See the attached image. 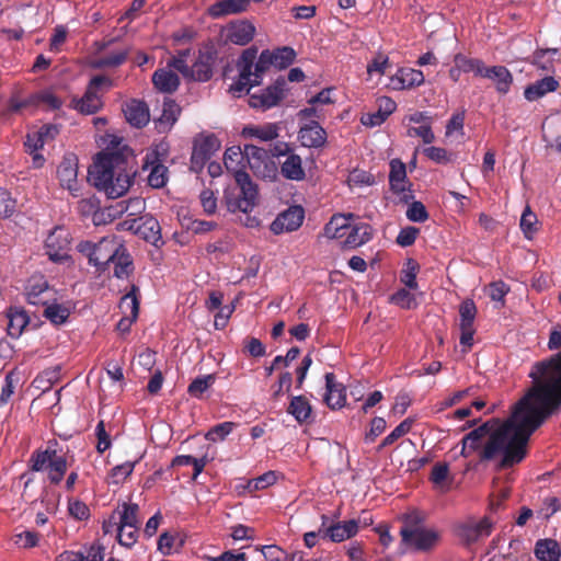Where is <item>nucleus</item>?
<instances>
[{
    "instance_id": "79ce46f5",
    "label": "nucleus",
    "mask_w": 561,
    "mask_h": 561,
    "mask_svg": "<svg viewBox=\"0 0 561 561\" xmlns=\"http://www.w3.org/2000/svg\"><path fill=\"white\" fill-rule=\"evenodd\" d=\"M139 288L131 285L130 290L124 295L119 301V309L125 316H131V320H137L139 313Z\"/></svg>"
},
{
    "instance_id": "680f3d73",
    "label": "nucleus",
    "mask_w": 561,
    "mask_h": 561,
    "mask_svg": "<svg viewBox=\"0 0 561 561\" xmlns=\"http://www.w3.org/2000/svg\"><path fill=\"white\" fill-rule=\"evenodd\" d=\"M449 476V465L447 462H436L431 471L430 480L436 486H442Z\"/></svg>"
},
{
    "instance_id": "58836bf2",
    "label": "nucleus",
    "mask_w": 561,
    "mask_h": 561,
    "mask_svg": "<svg viewBox=\"0 0 561 561\" xmlns=\"http://www.w3.org/2000/svg\"><path fill=\"white\" fill-rule=\"evenodd\" d=\"M279 127L275 123H267L262 126L251 125L242 129V136L257 138L261 141H272L278 137Z\"/></svg>"
},
{
    "instance_id": "72a5a7b5",
    "label": "nucleus",
    "mask_w": 561,
    "mask_h": 561,
    "mask_svg": "<svg viewBox=\"0 0 561 561\" xmlns=\"http://www.w3.org/2000/svg\"><path fill=\"white\" fill-rule=\"evenodd\" d=\"M280 173L287 180L302 181L306 178V172L301 157L295 152L290 153L282 163Z\"/></svg>"
},
{
    "instance_id": "e433bc0d",
    "label": "nucleus",
    "mask_w": 561,
    "mask_h": 561,
    "mask_svg": "<svg viewBox=\"0 0 561 561\" xmlns=\"http://www.w3.org/2000/svg\"><path fill=\"white\" fill-rule=\"evenodd\" d=\"M287 412L293 415L298 423L302 424L310 422L312 408L305 396H295L290 400Z\"/></svg>"
},
{
    "instance_id": "6ab92c4d",
    "label": "nucleus",
    "mask_w": 561,
    "mask_h": 561,
    "mask_svg": "<svg viewBox=\"0 0 561 561\" xmlns=\"http://www.w3.org/2000/svg\"><path fill=\"white\" fill-rule=\"evenodd\" d=\"M121 250V244L115 241L114 237H104L95 243L94 266L100 272H104Z\"/></svg>"
},
{
    "instance_id": "603ef678",
    "label": "nucleus",
    "mask_w": 561,
    "mask_h": 561,
    "mask_svg": "<svg viewBox=\"0 0 561 561\" xmlns=\"http://www.w3.org/2000/svg\"><path fill=\"white\" fill-rule=\"evenodd\" d=\"M556 48L538 49L533 55V64L543 71H549L553 67Z\"/></svg>"
},
{
    "instance_id": "052dcab7",
    "label": "nucleus",
    "mask_w": 561,
    "mask_h": 561,
    "mask_svg": "<svg viewBox=\"0 0 561 561\" xmlns=\"http://www.w3.org/2000/svg\"><path fill=\"white\" fill-rule=\"evenodd\" d=\"M407 217L413 222H424L428 219V213L422 202H413L407 210Z\"/></svg>"
},
{
    "instance_id": "c756f323",
    "label": "nucleus",
    "mask_w": 561,
    "mask_h": 561,
    "mask_svg": "<svg viewBox=\"0 0 561 561\" xmlns=\"http://www.w3.org/2000/svg\"><path fill=\"white\" fill-rule=\"evenodd\" d=\"M482 77L495 80V88L500 94L508 93L511 85L513 84V76L511 71L504 66L486 67Z\"/></svg>"
},
{
    "instance_id": "423d86ee",
    "label": "nucleus",
    "mask_w": 561,
    "mask_h": 561,
    "mask_svg": "<svg viewBox=\"0 0 561 561\" xmlns=\"http://www.w3.org/2000/svg\"><path fill=\"white\" fill-rule=\"evenodd\" d=\"M237 188L226 190L224 201L230 213H250L257 201V186L254 184L247 172L236 174Z\"/></svg>"
},
{
    "instance_id": "4468645a",
    "label": "nucleus",
    "mask_w": 561,
    "mask_h": 561,
    "mask_svg": "<svg viewBox=\"0 0 561 561\" xmlns=\"http://www.w3.org/2000/svg\"><path fill=\"white\" fill-rule=\"evenodd\" d=\"M217 59V51L213 47L199 49L197 57L191 66L190 79L206 82L213 77V68Z\"/></svg>"
},
{
    "instance_id": "7ed1b4c3",
    "label": "nucleus",
    "mask_w": 561,
    "mask_h": 561,
    "mask_svg": "<svg viewBox=\"0 0 561 561\" xmlns=\"http://www.w3.org/2000/svg\"><path fill=\"white\" fill-rule=\"evenodd\" d=\"M528 377L533 385L524 401L535 397L547 414L557 413L561 409V352L536 362Z\"/></svg>"
},
{
    "instance_id": "f257e3e1",
    "label": "nucleus",
    "mask_w": 561,
    "mask_h": 561,
    "mask_svg": "<svg viewBox=\"0 0 561 561\" xmlns=\"http://www.w3.org/2000/svg\"><path fill=\"white\" fill-rule=\"evenodd\" d=\"M529 392L530 388L514 404L507 420L500 423V420L492 419L463 437L465 443L470 444V450H480L481 461L502 455L497 469L503 470L525 459L530 436L552 415L547 414L537 398L524 401Z\"/></svg>"
},
{
    "instance_id": "4be33fe9",
    "label": "nucleus",
    "mask_w": 561,
    "mask_h": 561,
    "mask_svg": "<svg viewBox=\"0 0 561 561\" xmlns=\"http://www.w3.org/2000/svg\"><path fill=\"white\" fill-rule=\"evenodd\" d=\"M325 389L324 402L330 409H341L344 407L346 401L345 387L336 382L335 375L333 373H327L324 376Z\"/></svg>"
},
{
    "instance_id": "3c124183",
    "label": "nucleus",
    "mask_w": 561,
    "mask_h": 561,
    "mask_svg": "<svg viewBox=\"0 0 561 561\" xmlns=\"http://www.w3.org/2000/svg\"><path fill=\"white\" fill-rule=\"evenodd\" d=\"M215 375H206L195 378L187 387V393L194 398H201L215 382Z\"/></svg>"
},
{
    "instance_id": "1a4fd4ad",
    "label": "nucleus",
    "mask_w": 561,
    "mask_h": 561,
    "mask_svg": "<svg viewBox=\"0 0 561 561\" xmlns=\"http://www.w3.org/2000/svg\"><path fill=\"white\" fill-rule=\"evenodd\" d=\"M401 543L417 552L432 551L440 541V533L435 528L400 530Z\"/></svg>"
},
{
    "instance_id": "f704fd0d",
    "label": "nucleus",
    "mask_w": 561,
    "mask_h": 561,
    "mask_svg": "<svg viewBox=\"0 0 561 561\" xmlns=\"http://www.w3.org/2000/svg\"><path fill=\"white\" fill-rule=\"evenodd\" d=\"M535 557L540 561H559L561 550L559 543L554 539H539L535 545Z\"/></svg>"
},
{
    "instance_id": "dca6fc26",
    "label": "nucleus",
    "mask_w": 561,
    "mask_h": 561,
    "mask_svg": "<svg viewBox=\"0 0 561 561\" xmlns=\"http://www.w3.org/2000/svg\"><path fill=\"white\" fill-rule=\"evenodd\" d=\"M304 218L305 210L301 206H290L274 219L271 231L274 234L295 231L302 225Z\"/></svg>"
},
{
    "instance_id": "c03bdc74",
    "label": "nucleus",
    "mask_w": 561,
    "mask_h": 561,
    "mask_svg": "<svg viewBox=\"0 0 561 561\" xmlns=\"http://www.w3.org/2000/svg\"><path fill=\"white\" fill-rule=\"evenodd\" d=\"M129 50L121 49L93 60L92 67L95 69L115 68L123 65L128 58Z\"/></svg>"
},
{
    "instance_id": "0eeeda50",
    "label": "nucleus",
    "mask_w": 561,
    "mask_h": 561,
    "mask_svg": "<svg viewBox=\"0 0 561 561\" xmlns=\"http://www.w3.org/2000/svg\"><path fill=\"white\" fill-rule=\"evenodd\" d=\"M112 80L103 75L94 76L87 85L81 98H72L70 107L83 115H92L103 107L102 95L99 91L102 87L110 88Z\"/></svg>"
},
{
    "instance_id": "cd10ccee",
    "label": "nucleus",
    "mask_w": 561,
    "mask_h": 561,
    "mask_svg": "<svg viewBox=\"0 0 561 561\" xmlns=\"http://www.w3.org/2000/svg\"><path fill=\"white\" fill-rule=\"evenodd\" d=\"M371 227L368 224L360 222L352 225L345 232L343 247L355 249L368 242L371 239Z\"/></svg>"
},
{
    "instance_id": "ddd939ff",
    "label": "nucleus",
    "mask_w": 561,
    "mask_h": 561,
    "mask_svg": "<svg viewBox=\"0 0 561 561\" xmlns=\"http://www.w3.org/2000/svg\"><path fill=\"white\" fill-rule=\"evenodd\" d=\"M285 81L277 80L274 84L250 95L249 105L262 111L276 106L284 99Z\"/></svg>"
},
{
    "instance_id": "9d476101",
    "label": "nucleus",
    "mask_w": 561,
    "mask_h": 561,
    "mask_svg": "<svg viewBox=\"0 0 561 561\" xmlns=\"http://www.w3.org/2000/svg\"><path fill=\"white\" fill-rule=\"evenodd\" d=\"M244 159L253 174L261 179L274 176L276 168L270 152L254 145H244Z\"/></svg>"
},
{
    "instance_id": "393cba45",
    "label": "nucleus",
    "mask_w": 561,
    "mask_h": 561,
    "mask_svg": "<svg viewBox=\"0 0 561 561\" xmlns=\"http://www.w3.org/2000/svg\"><path fill=\"white\" fill-rule=\"evenodd\" d=\"M255 34V26L248 20L231 22L228 27V39L240 46L249 44Z\"/></svg>"
},
{
    "instance_id": "6e6d98bb",
    "label": "nucleus",
    "mask_w": 561,
    "mask_h": 561,
    "mask_svg": "<svg viewBox=\"0 0 561 561\" xmlns=\"http://www.w3.org/2000/svg\"><path fill=\"white\" fill-rule=\"evenodd\" d=\"M59 376L60 367L45 369L35 378L34 382L37 383V388H41L43 391H46L50 389L55 382L58 381Z\"/></svg>"
},
{
    "instance_id": "69168bd1",
    "label": "nucleus",
    "mask_w": 561,
    "mask_h": 561,
    "mask_svg": "<svg viewBox=\"0 0 561 561\" xmlns=\"http://www.w3.org/2000/svg\"><path fill=\"white\" fill-rule=\"evenodd\" d=\"M420 233V229L413 226L404 227L400 230L397 237V243L403 248L412 245L417 236Z\"/></svg>"
},
{
    "instance_id": "a18cd8bd",
    "label": "nucleus",
    "mask_w": 561,
    "mask_h": 561,
    "mask_svg": "<svg viewBox=\"0 0 561 561\" xmlns=\"http://www.w3.org/2000/svg\"><path fill=\"white\" fill-rule=\"evenodd\" d=\"M44 306V317L55 325L64 324L70 316V309L55 300Z\"/></svg>"
},
{
    "instance_id": "de8ad7c7",
    "label": "nucleus",
    "mask_w": 561,
    "mask_h": 561,
    "mask_svg": "<svg viewBox=\"0 0 561 561\" xmlns=\"http://www.w3.org/2000/svg\"><path fill=\"white\" fill-rule=\"evenodd\" d=\"M138 512V504L124 503L117 528H139Z\"/></svg>"
},
{
    "instance_id": "f3484780",
    "label": "nucleus",
    "mask_w": 561,
    "mask_h": 561,
    "mask_svg": "<svg viewBox=\"0 0 561 561\" xmlns=\"http://www.w3.org/2000/svg\"><path fill=\"white\" fill-rule=\"evenodd\" d=\"M26 300L31 305H47L55 300V293L43 276H33L28 279L26 288Z\"/></svg>"
},
{
    "instance_id": "5fc2aeb1",
    "label": "nucleus",
    "mask_w": 561,
    "mask_h": 561,
    "mask_svg": "<svg viewBox=\"0 0 561 561\" xmlns=\"http://www.w3.org/2000/svg\"><path fill=\"white\" fill-rule=\"evenodd\" d=\"M413 421L410 419L403 420L390 434H388L381 442L379 449L396 443L400 437L408 434L412 428Z\"/></svg>"
},
{
    "instance_id": "13d9d810",
    "label": "nucleus",
    "mask_w": 561,
    "mask_h": 561,
    "mask_svg": "<svg viewBox=\"0 0 561 561\" xmlns=\"http://www.w3.org/2000/svg\"><path fill=\"white\" fill-rule=\"evenodd\" d=\"M138 462L136 461H126L124 463L115 466L111 470V477L113 479V482L118 484L123 483L134 471L135 465Z\"/></svg>"
},
{
    "instance_id": "37998d69",
    "label": "nucleus",
    "mask_w": 561,
    "mask_h": 561,
    "mask_svg": "<svg viewBox=\"0 0 561 561\" xmlns=\"http://www.w3.org/2000/svg\"><path fill=\"white\" fill-rule=\"evenodd\" d=\"M111 262L114 263V276L117 278L128 277L134 271L133 260L123 244L121 250H117L114 261Z\"/></svg>"
},
{
    "instance_id": "774afa93",
    "label": "nucleus",
    "mask_w": 561,
    "mask_h": 561,
    "mask_svg": "<svg viewBox=\"0 0 561 561\" xmlns=\"http://www.w3.org/2000/svg\"><path fill=\"white\" fill-rule=\"evenodd\" d=\"M68 511L78 520H85L90 517V508L84 502L79 500L69 501Z\"/></svg>"
},
{
    "instance_id": "473e14b6",
    "label": "nucleus",
    "mask_w": 561,
    "mask_h": 561,
    "mask_svg": "<svg viewBox=\"0 0 561 561\" xmlns=\"http://www.w3.org/2000/svg\"><path fill=\"white\" fill-rule=\"evenodd\" d=\"M154 88L164 93L174 92L180 85L179 76L167 69H158L152 75Z\"/></svg>"
},
{
    "instance_id": "aec40b11",
    "label": "nucleus",
    "mask_w": 561,
    "mask_h": 561,
    "mask_svg": "<svg viewBox=\"0 0 561 561\" xmlns=\"http://www.w3.org/2000/svg\"><path fill=\"white\" fill-rule=\"evenodd\" d=\"M122 110L126 121L136 128H141L149 123V108L144 101L133 99L126 102Z\"/></svg>"
},
{
    "instance_id": "0e129e2a",
    "label": "nucleus",
    "mask_w": 561,
    "mask_h": 561,
    "mask_svg": "<svg viewBox=\"0 0 561 561\" xmlns=\"http://www.w3.org/2000/svg\"><path fill=\"white\" fill-rule=\"evenodd\" d=\"M190 56V49L179 51L178 56L174 57L169 66L181 72L185 78L190 79L191 66L187 64V57Z\"/></svg>"
},
{
    "instance_id": "bb28decb",
    "label": "nucleus",
    "mask_w": 561,
    "mask_h": 561,
    "mask_svg": "<svg viewBox=\"0 0 561 561\" xmlns=\"http://www.w3.org/2000/svg\"><path fill=\"white\" fill-rule=\"evenodd\" d=\"M249 9L247 0H220L213 3L207 12L213 19H220L231 14H239Z\"/></svg>"
},
{
    "instance_id": "864d4df0",
    "label": "nucleus",
    "mask_w": 561,
    "mask_h": 561,
    "mask_svg": "<svg viewBox=\"0 0 561 561\" xmlns=\"http://www.w3.org/2000/svg\"><path fill=\"white\" fill-rule=\"evenodd\" d=\"M274 66L284 69L290 66L296 58V51L289 46H283L272 51Z\"/></svg>"
},
{
    "instance_id": "8fccbe9b",
    "label": "nucleus",
    "mask_w": 561,
    "mask_h": 561,
    "mask_svg": "<svg viewBox=\"0 0 561 561\" xmlns=\"http://www.w3.org/2000/svg\"><path fill=\"white\" fill-rule=\"evenodd\" d=\"M180 113L181 107L175 103V101L167 99L163 102L162 113L158 122L160 125L171 127L178 121Z\"/></svg>"
},
{
    "instance_id": "a878e982",
    "label": "nucleus",
    "mask_w": 561,
    "mask_h": 561,
    "mask_svg": "<svg viewBox=\"0 0 561 561\" xmlns=\"http://www.w3.org/2000/svg\"><path fill=\"white\" fill-rule=\"evenodd\" d=\"M144 240L159 248L163 244L161 236V227L159 221L152 216H144L140 218V224L136 229Z\"/></svg>"
},
{
    "instance_id": "6e6552de",
    "label": "nucleus",
    "mask_w": 561,
    "mask_h": 561,
    "mask_svg": "<svg viewBox=\"0 0 561 561\" xmlns=\"http://www.w3.org/2000/svg\"><path fill=\"white\" fill-rule=\"evenodd\" d=\"M495 522L490 516L480 519L470 518L456 526L455 533L465 546H471L488 538L494 528Z\"/></svg>"
},
{
    "instance_id": "2eb2a0df",
    "label": "nucleus",
    "mask_w": 561,
    "mask_h": 561,
    "mask_svg": "<svg viewBox=\"0 0 561 561\" xmlns=\"http://www.w3.org/2000/svg\"><path fill=\"white\" fill-rule=\"evenodd\" d=\"M60 185L66 187L72 196H79L78 188V158L75 153H66L57 168Z\"/></svg>"
},
{
    "instance_id": "49530a36",
    "label": "nucleus",
    "mask_w": 561,
    "mask_h": 561,
    "mask_svg": "<svg viewBox=\"0 0 561 561\" xmlns=\"http://www.w3.org/2000/svg\"><path fill=\"white\" fill-rule=\"evenodd\" d=\"M454 64H456L465 73L473 72L476 76L481 77L486 68L482 60L469 58L463 54H456L454 56Z\"/></svg>"
},
{
    "instance_id": "7c9ffc66",
    "label": "nucleus",
    "mask_w": 561,
    "mask_h": 561,
    "mask_svg": "<svg viewBox=\"0 0 561 561\" xmlns=\"http://www.w3.org/2000/svg\"><path fill=\"white\" fill-rule=\"evenodd\" d=\"M62 229H55L45 241L49 259L57 262L65 257L69 241L61 236Z\"/></svg>"
},
{
    "instance_id": "ea45409f",
    "label": "nucleus",
    "mask_w": 561,
    "mask_h": 561,
    "mask_svg": "<svg viewBox=\"0 0 561 561\" xmlns=\"http://www.w3.org/2000/svg\"><path fill=\"white\" fill-rule=\"evenodd\" d=\"M399 89H412L424 83L425 77L421 70L412 68H401L393 79Z\"/></svg>"
},
{
    "instance_id": "f03ea898",
    "label": "nucleus",
    "mask_w": 561,
    "mask_h": 561,
    "mask_svg": "<svg viewBox=\"0 0 561 561\" xmlns=\"http://www.w3.org/2000/svg\"><path fill=\"white\" fill-rule=\"evenodd\" d=\"M129 149H107L98 153L96 160L89 169V181L108 198L123 196L133 183L135 172L127 170Z\"/></svg>"
},
{
    "instance_id": "5701e85b",
    "label": "nucleus",
    "mask_w": 561,
    "mask_h": 561,
    "mask_svg": "<svg viewBox=\"0 0 561 561\" xmlns=\"http://www.w3.org/2000/svg\"><path fill=\"white\" fill-rule=\"evenodd\" d=\"M5 314L8 318V335L12 339H19L22 335L24 329L30 323V317L27 312L23 307L11 306L7 309Z\"/></svg>"
},
{
    "instance_id": "4c0bfd02",
    "label": "nucleus",
    "mask_w": 561,
    "mask_h": 561,
    "mask_svg": "<svg viewBox=\"0 0 561 561\" xmlns=\"http://www.w3.org/2000/svg\"><path fill=\"white\" fill-rule=\"evenodd\" d=\"M405 179H407L405 164L399 159L391 160L390 161V172H389V184H390L391 191L396 194L403 193L405 191Z\"/></svg>"
},
{
    "instance_id": "39448f33",
    "label": "nucleus",
    "mask_w": 561,
    "mask_h": 561,
    "mask_svg": "<svg viewBox=\"0 0 561 561\" xmlns=\"http://www.w3.org/2000/svg\"><path fill=\"white\" fill-rule=\"evenodd\" d=\"M69 450L59 448L57 440L47 443L45 449H35L28 460V469L33 472H46L50 484L58 485L65 478L69 467Z\"/></svg>"
},
{
    "instance_id": "4d7b16f0",
    "label": "nucleus",
    "mask_w": 561,
    "mask_h": 561,
    "mask_svg": "<svg viewBox=\"0 0 561 561\" xmlns=\"http://www.w3.org/2000/svg\"><path fill=\"white\" fill-rule=\"evenodd\" d=\"M236 427L233 422H222L213 426L205 435L207 440H224Z\"/></svg>"
},
{
    "instance_id": "09e8293b",
    "label": "nucleus",
    "mask_w": 561,
    "mask_h": 561,
    "mask_svg": "<svg viewBox=\"0 0 561 561\" xmlns=\"http://www.w3.org/2000/svg\"><path fill=\"white\" fill-rule=\"evenodd\" d=\"M519 226L526 239H533L534 234L537 232L538 218L537 215L531 211L529 206H526L524 209Z\"/></svg>"
},
{
    "instance_id": "c85d7f7f",
    "label": "nucleus",
    "mask_w": 561,
    "mask_h": 561,
    "mask_svg": "<svg viewBox=\"0 0 561 561\" xmlns=\"http://www.w3.org/2000/svg\"><path fill=\"white\" fill-rule=\"evenodd\" d=\"M558 88L559 82L553 77H545L527 85L524 91V96L527 101L534 102L549 92H554Z\"/></svg>"
},
{
    "instance_id": "20e7f679",
    "label": "nucleus",
    "mask_w": 561,
    "mask_h": 561,
    "mask_svg": "<svg viewBox=\"0 0 561 561\" xmlns=\"http://www.w3.org/2000/svg\"><path fill=\"white\" fill-rule=\"evenodd\" d=\"M239 79L231 84L230 91L234 95H240L242 92H249L252 87L261 83L262 75L271 67L274 66L272 51L265 49L257 58V49L249 47L241 54L238 60Z\"/></svg>"
},
{
    "instance_id": "a211bd4d",
    "label": "nucleus",
    "mask_w": 561,
    "mask_h": 561,
    "mask_svg": "<svg viewBox=\"0 0 561 561\" xmlns=\"http://www.w3.org/2000/svg\"><path fill=\"white\" fill-rule=\"evenodd\" d=\"M327 138L325 129L317 121L305 124L298 131V139L306 148H322L327 142Z\"/></svg>"
},
{
    "instance_id": "bf43d9fd",
    "label": "nucleus",
    "mask_w": 561,
    "mask_h": 561,
    "mask_svg": "<svg viewBox=\"0 0 561 561\" xmlns=\"http://www.w3.org/2000/svg\"><path fill=\"white\" fill-rule=\"evenodd\" d=\"M16 382L18 377L14 371H10L5 375L4 383L0 393V408L9 402L10 398L14 393Z\"/></svg>"
},
{
    "instance_id": "a19ab883",
    "label": "nucleus",
    "mask_w": 561,
    "mask_h": 561,
    "mask_svg": "<svg viewBox=\"0 0 561 561\" xmlns=\"http://www.w3.org/2000/svg\"><path fill=\"white\" fill-rule=\"evenodd\" d=\"M151 170L148 175V184L152 188H161L167 184L168 181V168L156 157L150 162ZM149 165V154L146 157L145 168Z\"/></svg>"
},
{
    "instance_id": "e2e57ef3",
    "label": "nucleus",
    "mask_w": 561,
    "mask_h": 561,
    "mask_svg": "<svg viewBox=\"0 0 561 561\" xmlns=\"http://www.w3.org/2000/svg\"><path fill=\"white\" fill-rule=\"evenodd\" d=\"M408 268L403 272V275L401 276V282L409 288V289H416L417 288V282H416V274L419 271V264L410 259L408 260Z\"/></svg>"
},
{
    "instance_id": "338daca9",
    "label": "nucleus",
    "mask_w": 561,
    "mask_h": 561,
    "mask_svg": "<svg viewBox=\"0 0 561 561\" xmlns=\"http://www.w3.org/2000/svg\"><path fill=\"white\" fill-rule=\"evenodd\" d=\"M15 210V201L7 190L0 188V217L8 218Z\"/></svg>"
},
{
    "instance_id": "f8f14e48",
    "label": "nucleus",
    "mask_w": 561,
    "mask_h": 561,
    "mask_svg": "<svg viewBox=\"0 0 561 561\" xmlns=\"http://www.w3.org/2000/svg\"><path fill=\"white\" fill-rule=\"evenodd\" d=\"M329 517L327 515L321 516L322 525V539L330 540L332 542H342L346 539L354 537L358 533V522L356 519H350L345 522H337L328 524Z\"/></svg>"
},
{
    "instance_id": "2f4dec72",
    "label": "nucleus",
    "mask_w": 561,
    "mask_h": 561,
    "mask_svg": "<svg viewBox=\"0 0 561 561\" xmlns=\"http://www.w3.org/2000/svg\"><path fill=\"white\" fill-rule=\"evenodd\" d=\"M354 217L353 214L343 215L335 214L331 217L330 221L324 226V234L330 239H342L352 226L350 220Z\"/></svg>"
},
{
    "instance_id": "c9c22d12",
    "label": "nucleus",
    "mask_w": 561,
    "mask_h": 561,
    "mask_svg": "<svg viewBox=\"0 0 561 561\" xmlns=\"http://www.w3.org/2000/svg\"><path fill=\"white\" fill-rule=\"evenodd\" d=\"M224 163L227 171L232 174L233 179H236V174L238 172H247L244 148L241 149L239 146L228 148L224 156Z\"/></svg>"
},
{
    "instance_id": "9b49d317",
    "label": "nucleus",
    "mask_w": 561,
    "mask_h": 561,
    "mask_svg": "<svg viewBox=\"0 0 561 561\" xmlns=\"http://www.w3.org/2000/svg\"><path fill=\"white\" fill-rule=\"evenodd\" d=\"M478 310L472 299H465L459 306L460 323L459 328L461 331L459 342L460 345L466 347V351L470 350L473 345V335L476 333L474 319Z\"/></svg>"
},
{
    "instance_id": "412c9836",
    "label": "nucleus",
    "mask_w": 561,
    "mask_h": 561,
    "mask_svg": "<svg viewBox=\"0 0 561 561\" xmlns=\"http://www.w3.org/2000/svg\"><path fill=\"white\" fill-rule=\"evenodd\" d=\"M219 148V142L215 136H206L196 140L191 156L192 165L203 168L213 153Z\"/></svg>"
},
{
    "instance_id": "b1692460",
    "label": "nucleus",
    "mask_w": 561,
    "mask_h": 561,
    "mask_svg": "<svg viewBox=\"0 0 561 561\" xmlns=\"http://www.w3.org/2000/svg\"><path fill=\"white\" fill-rule=\"evenodd\" d=\"M397 103L388 96L378 100V111L362 117V124L369 127L380 126L396 111Z\"/></svg>"
}]
</instances>
